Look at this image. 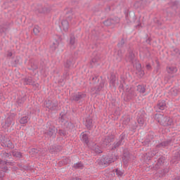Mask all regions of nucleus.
Listing matches in <instances>:
<instances>
[{
    "instance_id": "1",
    "label": "nucleus",
    "mask_w": 180,
    "mask_h": 180,
    "mask_svg": "<svg viewBox=\"0 0 180 180\" xmlns=\"http://www.w3.org/2000/svg\"><path fill=\"white\" fill-rule=\"evenodd\" d=\"M57 133H58V129L54 125L47 123L46 129L44 131V134L46 137L48 139H56V136H57Z\"/></svg>"
},
{
    "instance_id": "2",
    "label": "nucleus",
    "mask_w": 180,
    "mask_h": 180,
    "mask_svg": "<svg viewBox=\"0 0 180 180\" xmlns=\"http://www.w3.org/2000/svg\"><path fill=\"white\" fill-rule=\"evenodd\" d=\"M155 119L162 126H172V120L167 116H164L162 114H156Z\"/></svg>"
},
{
    "instance_id": "3",
    "label": "nucleus",
    "mask_w": 180,
    "mask_h": 180,
    "mask_svg": "<svg viewBox=\"0 0 180 180\" xmlns=\"http://www.w3.org/2000/svg\"><path fill=\"white\" fill-rule=\"evenodd\" d=\"M117 160V156L116 155H110L103 157L100 161V165H104V167H108L112 162H115Z\"/></svg>"
},
{
    "instance_id": "4",
    "label": "nucleus",
    "mask_w": 180,
    "mask_h": 180,
    "mask_svg": "<svg viewBox=\"0 0 180 180\" xmlns=\"http://www.w3.org/2000/svg\"><path fill=\"white\" fill-rule=\"evenodd\" d=\"M85 98H86V94L82 92H78L77 94H72L70 99L73 102H77V103H80V102H82Z\"/></svg>"
},
{
    "instance_id": "5",
    "label": "nucleus",
    "mask_w": 180,
    "mask_h": 180,
    "mask_svg": "<svg viewBox=\"0 0 180 180\" xmlns=\"http://www.w3.org/2000/svg\"><path fill=\"white\" fill-rule=\"evenodd\" d=\"M13 162H7V160L4 161L0 159V168L1 169L0 171V179L4 178V172H5V171H8V167L5 165H13Z\"/></svg>"
},
{
    "instance_id": "6",
    "label": "nucleus",
    "mask_w": 180,
    "mask_h": 180,
    "mask_svg": "<svg viewBox=\"0 0 180 180\" xmlns=\"http://www.w3.org/2000/svg\"><path fill=\"white\" fill-rule=\"evenodd\" d=\"M45 106L50 110H58V102L56 100H49L46 102Z\"/></svg>"
},
{
    "instance_id": "7",
    "label": "nucleus",
    "mask_w": 180,
    "mask_h": 180,
    "mask_svg": "<svg viewBox=\"0 0 180 180\" xmlns=\"http://www.w3.org/2000/svg\"><path fill=\"white\" fill-rule=\"evenodd\" d=\"M125 91L128 101H130L131 99H133V98H136V96H137V94H136L134 89L129 85L126 86Z\"/></svg>"
},
{
    "instance_id": "8",
    "label": "nucleus",
    "mask_w": 180,
    "mask_h": 180,
    "mask_svg": "<svg viewBox=\"0 0 180 180\" xmlns=\"http://www.w3.org/2000/svg\"><path fill=\"white\" fill-rule=\"evenodd\" d=\"M126 139V135L124 134H122L120 136V140L117 142H115L112 146V150H116V148H119L120 146H123L124 144V139Z\"/></svg>"
},
{
    "instance_id": "9",
    "label": "nucleus",
    "mask_w": 180,
    "mask_h": 180,
    "mask_svg": "<svg viewBox=\"0 0 180 180\" xmlns=\"http://www.w3.org/2000/svg\"><path fill=\"white\" fill-rule=\"evenodd\" d=\"M146 116V112H144V110H140L138 113H137V122L139 123V124L141 127V126H144V122H145V120L144 117Z\"/></svg>"
},
{
    "instance_id": "10",
    "label": "nucleus",
    "mask_w": 180,
    "mask_h": 180,
    "mask_svg": "<svg viewBox=\"0 0 180 180\" xmlns=\"http://www.w3.org/2000/svg\"><path fill=\"white\" fill-rule=\"evenodd\" d=\"M165 162V157H160L158 160L157 163L154 165L153 168L155 169H160L162 165H164V163Z\"/></svg>"
},
{
    "instance_id": "11",
    "label": "nucleus",
    "mask_w": 180,
    "mask_h": 180,
    "mask_svg": "<svg viewBox=\"0 0 180 180\" xmlns=\"http://www.w3.org/2000/svg\"><path fill=\"white\" fill-rule=\"evenodd\" d=\"M172 141L171 140H167V141H164L161 142L160 143L158 144L156 146L157 148H167L171 144Z\"/></svg>"
},
{
    "instance_id": "12",
    "label": "nucleus",
    "mask_w": 180,
    "mask_h": 180,
    "mask_svg": "<svg viewBox=\"0 0 180 180\" xmlns=\"http://www.w3.org/2000/svg\"><path fill=\"white\" fill-rule=\"evenodd\" d=\"M180 161V151L175 153L174 158L171 160V164H178Z\"/></svg>"
},
{
    "instance_id": "13",
    "label": "nucleus",
    "mask_w": 180,
    "mask_h": 180,
    "mask_svg": "<svg viewBox=\"0 0 180 180\" xmlns=\"http://www.w3.org/2000/svg\"><path fill=\"white\" fill-rule=\"evenodd\" d=\"M60 27H61V29H63V30L64 32H68V27H70V25L68 23V21L67 20H62Z\"/></svg>"
},
{
    "instance_id": "14",
    "label": "nucleus",
    "mask_w": 180,
    "mask_h": 180,
    "mask_svg": "<svg viewBox=\"0 0 180 180\" xmlns=\"http://www.w3.org/2000/svg\"><path fill=\"white\" fill-rule=\"evenodd\" d=\"M156 108L159 109V110H164V109L167 108V103H165V101H158Z\"/></svg>"
},
{
    "instance_id": "15",
    "label": "nucleus",
    "mask_w": 180,
    "mask_h": 180,
    "mask_svg": "<svg viewBox=\"0 0 180 180\" xmlns=\"http://www.w3.org/2000/svg\"><path fill=\"white\" fill-rule=\"evenodd\" d=\"M134 53H133V51H130L126 56V60L127 61H129V63H134Z\"/></svg>"
},
{
    "instance_id": "16",
    "label": "nucleus",
    "mask_w": 180,
    "mask_h": 180,
    "mask_svg": "<svg viewBox=\"0 0 180 180\" xmlns=\"http://www.w3.org/2000/svg\"><path fill=\"white\" fill-rule=\"evenodd\" d=\"M81 141H83V143H85V144H88L89 143V139L88 137V134L82 133L80 135Z\"/></svg>"
},
{
    "instance_id": "17",
    "label": "nucleus",
    "mask_w": 180,
    "mask_h": 180,
    "mask_svg": "<svg viewBox=\"0 0 180 180\" xmlns=\"http://www.w3.org/2000/svg\"><path fill=\"white\" fill-rule=\"evenodd\" d=\"M3 147H7L8 148H13V143H12V141L11 140H7L2 143L1 144Z\"/></svg>"
},
{
    "instance_id": "18",
    "label": "nucleus",
    "mask_w": 180,
    "mask_h": 180,
    "mask_svg": "<svg viewBox=\"0 0 180 180\" xmlns=\"http://www.w3.org/2000/svg\"><path fill=\"white\" fill-rule=\"evenodd\" d=\"M11 25V23L9 22H6L4 25V27L0 26V33H5L6 30L9 28V26Z\"/></svg>"
},
{
    "instance_id": "19",
    "label": "nucleus",
    "mask_w": 180,
    "mask_h": 180,
    "mask_svg": "<svg viewBox=\"0 0 180 180\" xmlns=\"http://www.w3.org/2000/svg\"><path fill=\"white\" fill-rule=\"evenodd\" d=\"M25 101H26V95L18 97L17 99L18 106H20L22 103H25Z\"/></svg>"
},
{
    "instance_id": "20",
    "label": "nucleus",
    "mask_w": 180,
    "mask_h": 180,
    "mask_svg": "<svg viewBox=\"0 0 180 180\" xmlns=\"http://www.w3.org/2000/svg\"><path fill=\"white\" fill-rule=\"evenodd\" d=\"M38 12L39 13H49V12H50V9L40 6L38 8Z\"/></svg>"
},
{
    "instance_id": "21",
    "label": "nucleus",
    "mask_w": 180,
    "mask_h": 180,
    "mask_svg": "<svg viewBox=\"0 0 180 180\" xmlns=\"http://www.w3.org/2000/svg\"><path fill=\"white\" fill-rule=\"evenodd\" d=\"M136 91L139 94H145L146 93V86L144 85H138Z\"/></svg>"
},
{
    "instance_id": "22",
    "label": "nucleus",
    "mask_w": 180,
    "mask_h": 180,
    "mask_svg": "<svg viewBox=\"0 0 180 180\" xmlns=\"http://www.w3.org/2000/svg\"><path fill=\"white\" fill-rule=\"evenodd\" d=\"M112 142V139L109 136H105L103 140V146H109V144Z\"/></svg>"
},
{
    "instance_id": "23",
    "label": "nucleus",
    "mask_w": 180,
    "mask_h": 180,
    "mask_svg": "<svg viewBox=\"0 0 180 180\" xmlns=\"http://www.w3.org/2000/svg\"><path fill=\"white\" fill-rule=\"evenodd\" d=\"M167 72L169 74H175V72H176V71H178V69H176V67L172 66V67H169L167 68Z\"/></svg>"
},
{
    "instance_id": "24",
    "label": "nucleus",
    "mask_w": 180,
    "mask_h": 180,
    "mask_svg": "<svg viewBox=\"0 0 180 180\" xmlns=\"http://www.w3.org/2000/svg\"><path fill=\"white\" fill-rule=\"evenodd\" d=\"M110 84L113 86L114 88H116L117 86V84H116V77L115 76H111Z\"/></svg>"
},
{
    "instance_id": "25",
    "label": "nucleus",
    "mask_w": 180,
    "mask_h": 180,
    "mask_svg": "<svg viewBox=\"0 0 180 180\" xmlns=\"http://www.w3.org/2000/svg\"><path fill=\"white\" fill-rule=\"evenodd\" d=\"M85 126L87 127V129H91V127H92V119L86 118Z\"/></svg>"
},
{
    "instance_id": "26",
    "label": "nucleus",
    "mask_w": 180,
    "mask_h": 180,
    "mask_svg": "<svg viewBox=\"0 0 180 180\" xmlns=\"http://www.w3.org/2000/svg\"><path fill=\"white\" fill-rule=\"evenodd\" d=\"M29 122V117L27 116H24L20 119V124H26Z\"/></svg>"
},
{
    "instance_id": "27",
    "label": "nucleus",
    "mask_w": 180,
    "mask_h": 180,
    "mask_svg": "<svg viewBox=\"0 0 180 180\" xmlns=\"http://www.w3.org/2000/svg\"><path fill=\"white\" fill-rule=\"evenodd\" d=\"M105 26H110L111 25H115V20L110 18L104 21Z\"/></svg>"
},
{
    "instance_id": "28",
    "label": "nucleus",
    "mask_w": 180,
    "mask_h": 180,
    "mask_svg": "<svg viewBox=\"0 0 180 180\" xmlns=\"http://www.w3.org/2000/svg\"><path fill=\"white\" fill-rule=\"evenodd\" d=\"M60 44V41L58 40H55V41L53 42L52 45L51 46V50L54 51L58 47Z\"/></svg>"
},
{
    "instance_id": "29",
    "label": "nucleus",
    "mask_w": 180,
    "mask_h": 180,
    "mask_svg": "<svg viewBox=\"0 0 180 180\" xmlns=\"http://www.w3.org/2000/svg\"><path fill=\"white\" fill-rule=\"evenodd\" d=\"M73 168H75V169H82L84 165L82 162H77L73 165Z\"/></svg>"
},
{
    "instance_id": "30",
    "label": "nucleus",
    "mask_w": 180,
    "mask_h": 180,
    "mask_svg": "<svg viewBox=\"0 0 180 180\" xmlns=\"http://www.w3.org/2000/svg\"><path fill=\"white\" fill-rule=\"evenodd\" d=\"M12 156L16 157V158H22V153L14 150L12 152Z\"/></svg>"
},
{
    "instance_id": "31",
    "label": "nucleus",
    "mask_w": 180,
    "mask_h": 180,
    "mask_svg": "<svg viewBox=\"0 0 180 180\" xmlns=\"http://www.w3.org/2000/svg\"><path fill=\"white\" fill-rule=\"evenodd\" d=\"M94 151H95L96 154H101L102 153V149H101V147L95 145V146L93 148Z\"/></svg>"
},
{
    "instance_id": "32",
    "label": "nucleus",
    "mask_w": 180,
    "mask_h": 180,
    "mask_svg": "<svg viewBox=\"0 0 180 180\" xmlns=\"http://www.w3.org/2000/svg\"><path fill=\"white\" fill-rule=\"evenodd\" d=\"M25 84L26 85H32L33 84V79L32 77H28L25 79Z\"/></svg>"
},
{
    "instance_id": "33",
    "label": "nucleus",
    "mask_w": 180,
    "mask_h": 180,
    "mask_svg": "<svg viewBox=\"0 0 180 180\" xmlns=\"http://www.w3.org/2000/svg\"><path fill=\"white\" fill-rule=\"evenodd\" d=\"M77 40H75V37L74 35L70 36V46H75Z\"/></svg>"
},
{
    "instance_id": "34",
    "label": "nucleus",
    "mask_w": 180,
    "mask_h": 180,
    "mask_svg": "<svg viewBox=\"0 0 180 180\" xmlns=\"http://www.w3.org/2000/svg\"><path fill=\"white\" fill-rule=\"evenodd\" d=\"M58 133L61 137H65V136H67V131H65L64 129H59Z\"/></svg>"
},
{
    "instance_id": "35",
    "label": "nucleus",
    "mask_w": 180,
    "mask_h": 180,
    "mask_svg": "<svg viewBox=\"0 0 180 180\" xmlns=\"http://www.w3.org/2000/svg\"><path fill=\"white\" fill-rule=\"evenodd\" d=\"M33 32L34 34H39L40 33V27L35 25L33 28Z\"/></svg>"
},
{
    "instance_id": "36",
    "label": "nucleus",
    "mask_w": 180,
    "mask_h": 180,
    "mask_svg": "<svg viewBox=\"0 0 180 180\" xmlns=\"http://www.w3.org/2000/svg\"><path fill=\"white\" fill-rule=\"evenodd\" d=\"M118 57L117 58V61H122V58L123 57V53H122V51L119 50L117 52Z\"/></svg>"
},
{
    "instance_id": "37",
    "label": "nucleus",
    "mask_w": 180,
    "mask_h": 180,
    "mask_svg": "<svg viewBox=\"0 0 180 180\" xmlns=\"http://www.w3.org/2000/svg\"><path fill=\"white\" fill-rule=\"evenodd\" d=\"M103 86H105V84L102 82L100 83L99 86L97 88L96 92H99L102 91V89L103 88Z\"/></svg>"
},
{
    "instance_id": "38",
    "label": "nucleus",
    "mask_w": 180,
    "mask_h": 180,
    "mask_svg": "<svg viewBox=\"0 0 180 180\" xmlns=\"http://www.w3.org/2000/svg\"><path fill=\"white\" fill-rule=\"evenodd\" d=\"M130 122V117H125L123 120V124L127 125L128 123Z\"/></svg>"
},
{
    "instance_id": "39",
    "label": "nucleus",
    "mask_w": 180,
    "mask_h": 180,
    "mask_svg": "<svg viewBox=\"0 0 180 180\" xmlns=\"http://www.w3.org/2000/svg\"><path fill=\"white\" fill-rule=\"evenodd\" d=\"M71 60H67L66 63H65L64 66L65 67V68H70V67H71Z\"/></svg>"
},
{
    "instance_id": "40",
    "label": "nucleus",
    "mask_w": 180,
    "mask_h": 180,
    "mask_svg": "<svg viewBox=\"0 0 180 180\" xmlns=\"http://www.w3.org/2000/svg\"><path fill=\"white\" fill-rule=\"evenodd\" d=\"M168 172H169V169L168 168H165L164 169L162 172H161V174H162V176L165 175L166 174H168Z\"/></svg>"
},
{
    "instance_id": "41",
    "label": "nucleus",
    "mask_w": 180,
    "mask_h": 180,
    "mask_svg": "<svg viewBox=\"0 0 180 180\" xmlns=\"http://www.w3.org/2000/svg\"><path fill=\"white\" fill-rule=\"evenodd\" d=\"M115 173L117 176H122L123 175V172L119 170L118 169H115Z\"/></svg>"
},
{
    "instance_id": "42",
    "label": "nucleus",
    "mask_w": 180,
    "mask_h": 180,
    "mask_svg": "<svg viewBox=\"0 0 180 180\" xmlns=\"http://www.w3.org/2000/svg\"><path fill=\"white\" fill-rule=\"evenodd\" d=\"M1 156L4 158H9V157H11V155L6 152H4L3 153H1Z\"/></svg>"
},
{
    "instance_id": "43",
    "label": "nucleus",
    "mask_w": 180,
    "mask_h": 180,
    "mask_svg": "<svg viewBox=\"0 0 180 180\" xmlns=\"http://www.w3.org/2000/svg\"><path fill=\"white\" fill-rule=\"evenodd\" d=\"M124 46V39H122L120 41V43H118V47H120V49H122V47H123Z\"/></svg>"
},
{
    "instance_id": "44",
    "label": "nucleus",
    "mask_w": 180,
    "mask_h": 180,
    "mask_svg": "<svg viewBox=\"0 0 180 180\" xmlns=\"http://www.w3.org/2000/svg\"><path fill=\"white\" fill-rule=\"evenodd\" d=\"M65 122V115H62L60 117H59L60 123H64Z\"/></svg>"
},
{
    "instance_id": "45",
    "label": "nucleus",
    "mask_w": 180,
    "mask_h": 180,
    "mask_svg": "<svg viewBox=\"0 0 180 180\" xmlns=\"http://www.w3.org/2000/svg\"><path fill=\"white\" fill-rule=\"evenodd\" d=\"M96 63H98V59L94 58L91 60V64L92 65V66H94V65H96Z\"/></svg>"
},
{
    "instance_id": "46",
    "label": "nucleus",
    "mask_w": 180,
    "mask_h": 180,
    "mask_svg": "<svg viewBox=\"0 0 180 180\" xmlns=\"http://www.w3.org/2000/svg\"><path fill=\"white\" fill-rule=\"evenodd\" d=\"M92 82H93V84H95V82H99V79H98V77H93Z\"/></svg>"
},
{
    "instance_id": "47",
    "label": "nucleus",
    "mask_w": 180,
    "mask_h": 180,
    "mask_svg": "<svg viewBox=\"0 0 180 180\" xmlns=\"http://www.w3.org/2000/svg\"><path fill=\"white\" fill-rule=\"evenodd\" d=\"M15 64H19V63H20V58H16V59L15 60Z\"/></svg>"
},
{
    "instance_id": "48",
    "label": "nucleus",
    "mask_w": 180,
    "mask_h": 180,
    "mask_svg": "<svg viewBox=\"0 0 180 180\" xmlns=\"http://www.w3.org/2000/svg\"><path fill=\"white\" fill-rule=\"evenodd\" d=\"M139 72L140 73L141 78H142V77H144V72L143 70H140Z\"/></svg>"
},
{
    "instance_id": "49",
    "label": "nucleus",
    "mask_w": 180,
    "mask_h": 180,
    "mask_svg": "<svg viewBox=\"0 0 180 180\" xmlns=\"http://www.w3.org/2000/svg\"><path fill=\"white\" fill-rule=\"evenodd\" d=\"M170 92H174V94H173V95L175 96V95H176V90L174 89H172L170 90Z\"/></svg>"
},
{
    "instance_id": "50",
    "label": "nucleus",
    "mask_w": 180,
    "mask_h": 180,
    "mask_svg": "<svg viewBox=\"0 0 180 180\" xmlns=\"http://www.w3.org/2000/svg\"><path fill=\"white\" fill-rule=\"evenodd\" d=\"M12 56H13L12 52L8 51V53H7V57H12Z\"/></svg>"
},
{
    "instance_id": "51",
    "label": "nucleus",
    "mask_w": 180,
    "mask_h": 180,
    "mask_svg": "<svg viewBox=\"0 0 180 180\" xmlns=\"http://www.w3.org/2000/svg\"><path fill=\"white\" fill-rule=\"evenodd\" d=\"M146 68L147 70H151V65L150 64L146 65Z\"/></svg>"
},
{
    "instance_id": "52",
    "label": "nucleus",
    "mask_w": 180,
    "mask_h": 180,
    "mask_svg": "<svg viewBox=\"0 0 180 180\" xmlns=\"http://www.w3.org/2000/svg\"><path fill=\"white\" fill-rule=\"evenodd\" d=\"M56 148H57V150H58L59 151H61V150H63V146H57Z\"/></svg>"
},
{
    "instance_id": "53",
    "label": "nucleus",
    "mask_w": 180,
    "mask_h": 180,
    "mask_svg": "<svg viewBox=\"0 0 180 180\" xmlns=\"http://www.w3.org/2000/svg\"><path fill=\"white\" fill-rule=\"evenodd\" d=\"M37 65H34V66L32 67V70H37Z\"/></svg>"
},
{
    "instance_id": "54",
    "label": "nucleus",
    "mask_w": 180,
    "mask_h": 180,
    "mask_svg": "<svg viewBox=\"0 0 180 180\" xmlns=\"http://www.w3.org/2000/svg\"><path fill=\"white\" fill-rule=\"evenodd\" d=\"M146 141L147 143L146 146H147V144H149L151 142V141L150 139H146Z\"/></svg>"
},
{
    "instance_id": "55",
    "label": "nucleus",
    "mask_w": 180,
    "mask_h": 180,
    "mask_svg": "<svg viewBox=\"0 0 180 180\" xmlns=\"http://www.w3.org/2000/svg\"><path fill=\"white\" fill-rule=\"evenodd\" d=\"M174 51L177 53V56L179 55V49H174Z\"/></svg>"
},
{
    "instance_id": "56",
    "label": "nucleus",
    "mask_w": 180,
    "mask_h": 180,
    "mask_svg": "<svg viewBox=\"0 0 180 180\" xmlns=\"http://www.w3.org/2000/svg\"><path fill=\"white\" fill-rule=\"evenodd\" d=\"M138 68H141V64H138Z\"/></svg>"
},
{
    "instance_id": "57",
    "label": "nucleus",
    "mask_w": 180,
    "mask_h": 180,
    "mask_svg": "<svg viewBox=\"0 0 180 180\" xmlns=\"http://www.w3.org/2000/svg\"><path fill=\"white\" fill-rule=\"evenodd\" d=\"M7 124V126H11V122H8V123H6Z\"/></svg>"
},
{
    "instance_id": "58",
    "label": "nucleus",
    "mask_w": 180,
    "mask_h": 180,
    "mask_svg": "<svg viewBox=\"0 0 180 180\" xmlns=\"http://www.w3.org/2000/svg\"><path fill=\"white\" fill-rule=\"evenodd\" d=\"M7 120H11V118H7Z\"/></svg>"
},
{
    "instance_id": "59",
    "label": "nucleus",
    "mask_w": 180,
    "mask_h": 180,
    "mask_svg": "<svg viewBox=\"0 0 180 180\" xmlns=\"http://www.w3.org/2000/svg\"><path fill=\"white\" fill-rule=\"evenodd\" d=\"M154 155H155V154H153V155H152V157H154Z\"/></svg>"
}]
</instances>
